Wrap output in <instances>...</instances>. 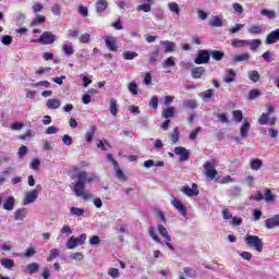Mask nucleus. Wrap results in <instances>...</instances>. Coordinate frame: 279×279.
Instances as JSON below:
<instances>
[{
	"label": "nucleus",
	"mask_w": 279,
	"mask_h": 279,
	"mask_svg": "<svg viewBox=\"0 0 279 279\" xmlns=\"http://www.w3.org/2000/svg\"><path fill=\"white\" fill-rule=\"evenodd\" d=\"M77 181L74 184L73 192L76 195V197H82L84 202H88V199H93V194L90 192L84 191V187L86 186V183L90 184V182H94L95 174L89 173L86 171H81L76 175Z\"/></svg>",
	"instance_id": "obj_1"
},
{
	"label": "nucleus",
	"mask_w": 279,
	"mask_h": 279,
	"mask_svg": "<svg viewBox=\"0 0 279 279\" xmlns=\"http://www.w3.org/2000/svg\"><path fill=\"white\" fill-rule=\"evenodd\" d=\"M244 243L248 247H254L256 252H263V239H260L258 235L247 233L244 238Z\"/></svg>",
	"instance_id": "obj_2"
},
{
	"label": "nucleus",
	"mask_w": 279,
	"mask_h": 279,
	"mask_svg": "<svg viewBox=\"0 0 279 279\" xmlns=\"http://www.w3.org/2000/svg\"><path fill=\"white\" fill-rule=\"evenodd\" d=\"M40 191H43V186L37 185L35 190H33L31 192H26L25 197L22 201L23 206L34 204V202H36V199H38V194L40 193Z\"/></svg>",
	"instance_id": "obj_3"
},
{
	"label": "nucleus",
	"mask_w": 279,
	"mask_h": 279,
	"mask_svg": "<svg viewBox=\"0 0 279 279\" xmlns=\"http://www.w3.org/2000/svg\"><path fill=\"white\" fill-rule=\"evenodd\" d=\"M56 40H58V36L47 31L44 32L38 39L34 40V43H39V45H53Z\"/></svg>",
	"instance_id": "obj_4"
},
{
	"label": "nucleus",
	"mask_w": 279,
	"mask_h": 279,
	"mask_svg": "<svg viewBox=\"0 0 279 279\" xmlns=\"http://www.w3.org/2000/svg\"><path fill=\"white\" fill-rule=\"evenodd\" d=\"M86 241V234L83 233L77 238L71 236L66 242L68 250H75L77 245H84V242Z\"/></svg>",
	"instance_id": "obj_5"
},
{
	"label": "nucleus",
	"mask_w": 279,
	"mask_h": 279,
	"mask_svg": "<svg viewBox=\"0 0 279 279\" xmlns=\"http://www.w3.org/2000/svg\"><path fill=\"white\" fill-rule=\"evenodd\" d=\"M180 191L183 193V195H186V197H194L199 195V189H197V184L195 183L192 184V187L189 185H183Z\"/></svg>",
	"instance_id": "obj_6"
},
{
	"label": "nucleus",
	"mask_w": 279,
	"mask_h": 279,
	"mask_svg": "<svg viewBox=\"0 0 279 279\" xmlns=\"http://www.w3.org/2000/svg\"><path fill=\"white\" fill-rule=\"evenodd\" d=\"M194 62L195 64H208L210 62V52L208 50H199Z\"/></svg>",
	"instance_id": "obj_7"
},
{
	"label": "nucleus",
	"mask_w": 279,
	"mask_h": 279,
	"mask_svg": "<svg viewBox=\"0 0 279 279\" xmlns=\"http://www.w3.org/2000/svg\"><path fill=\"white\" fill-rule=\"evenodd\" d=\"M174 154L179 156L181 162H186V160H189V156L191 155V151H189V149H186L185 147L177 146L174 148Z\"/></svg>",
	"instance_id": "obj_8"
},
{
	"label": "nucleus",
	"mask_w": 279,
	"mask_h": 279,
	"mask_svg": "<svg viewBox=\"0 0 279 279\" xmlns=\"http://www.w3.org/2000/svg\"><path fill=\"white\" fill-rule=\"evenodd\" d=\"M204 169H205V175L209 180H215L217 178V169H215V166L210 162H205L204 163Z\"/></svg>",
	"instance_id": "obj_9"
},
{
	"label": "nucleus",
	"mask_w": 279,
	"mask_h": 279,
	"mask_svg": "<svg viewBox=\"0 0 279 279\" xmlns=\"http://www.w3.org/2000/svg\"><path fill=\"white\" fill-rule=\"evenodd\" d=\"M279 40V28L270 32L265 40V45H275Z\"/></svg>",
	"instance_id": "obj_10"
},
{
	"label": "nucleus",
	"mask_w": 279,
	"mask_h": 279,
	"mask_svg": "<svg viewBox=\"0 0 279 279\" xmlns=\"http://www.w3.org/2000/svg\"><path fill=\"white\" fill-rule=\"evenodd\" d=\"M171 204L175 208V210H178V213L182 215V217H186V207L184 206V204H182L180 199L174 198L171 201Z\"/></svg>",
	"instance_id": "obj_11"
},
{
	"label": "nucleus",
	"mask_w": 279,
	"mask_h": 279,
	"mask_svg": "<svg viewBox=\"0 0 279 279\" xmlns=\"http://www.w3.org/2000/svg\"><path fill=\"white\" fill-rule=\"evenodd\" d=\"M269 113H263L258 119L259 125H276V120L269 119Z\"/></svg>",
	"instance_id": "obj_12"
},
{
	"label": "nucleus",
	"mask_w": 279,
	"mask_h": 279,
	"mask_svg": "<svg viewBox=\"0 0 279 279\" xmlns=\"http://www.w3.org/2000/svg\"><path fill=\"white\" fill-rule=\"evenodd\" d=\"M62 106V101L60 99L50 98L46 102V107L48 110H58Z\"/></svg>",
	"instance_id": "obj_13"
},
{
	"label": "nucleus",
	"mask_w": 279,
	"mask_h": 279,
	"mask_svg": "<svg viewBox=\"0 0 279 279\" xmlns=\"http://www.w3.org/2000/svg\"><path fill=\"white\" fill-rule=\"evenodd\" d=\"M105 45L109 49V51H118L117 47V38L114 37H105Z\"/></svg>",
	"instance_id": "obj_14"
},
{
	"label": "nucleus",
	"mask_w": 279,
	"mask_h": 279,
	"mask_svg": "<svg viewBox=\"0 0 279 279\" xmlns=\"http://www.w3.org/2000/svg\"><path fill=\"white\" fill-rule=\"evenodd\" d=\"M265 226L268 230H272V228H277V226H279V215H275L271 218H268L265 221Z\"/></svg>",
	"instance_id": "obj_15"
},
{
	"label": "nucleus",
	"mask_w": 279,
	"mask_h": 279,
	"mask_svg": "<svg viewBox=\"0 0 279 279\" xmlns=\"http://www.w3.org/2000/svg\"><path fill=\"white\" fill-rule=\"evenodd\" d=\"M160 45L165 48L166 53H173V51H175V43L173 41L162 40Z\"/></svg>",
	"instance_id": "obj_16"
},
{
	"label": "nucleus",
	"mask_w": 279,
	"mask_h": 279,
	"mask_svg": "<svg viewBox=\"0 0 279 279\" xmlns=\"http://www.w3.org/2000/svg\"><path fill=\"white\" fill-rule=\"evenodd\" d=\"M25 217H27V208H19L14 213L15 221H25Z\"/></svg>",
	"instance_id": "obj_17"
},
{
	"label": "nucleus",
	"mask_w": 279,
	"mask_h": 279,
	"mask_svg": "<svg viewBox=\"0 0 279 279\" xmlns=\"http://www.w3.org/2000/svg\"><path fill=\"white\" fill-rule=\"evenodd\" d=\"M260 45H263L260 39H246V47H250L251 51H256Z\"/></svg>",
	"instance_id": "obj_18"
},
{
	"label": "nucleus",
	"mask_w": 279,
	"mask_h": 279,
	"mask_svg": "<svg viewBox=\"0 0 279 279\" xmlns=\"http://www.w3.org/2000/svg\"><path fill=\"white\" fill-rule=\"evenodd\" d=\"M14 204H16V199L14 196H9L4 202H3V209L4 210H14Z\"/></svg>",
	"instance_id": "obj_19"
},
{
	"label": "nucleus",
	"mask_w": 279,
	"mask_h": 279,
	"mask_svg": "<svg viewBox=\"0 0 279 279\" xmlns=\"http://www.w3.org/2000/svg\"><path fill=\"white\" fill-rule=\"evenodd\" d=\"M205 74H206V69H204V66L194 68L192 69V72H191L193 80H199V77H202V75H205Z\"/></svg>",
	"instance_id": "obj_20"
},
{
	"label": "nucleus",
	"mask_w": 279,
	"mask_h": 279,
	"mask_svg": "<svg viewBox=\"0 0 279 279\" xmlns=\"http://www.w3.org/2000/svg\"><path fill=\"white\" fill-rule=\"evenodd\" d=\"M236 77V72L232 69H228L227 73L223 77V82L226 84H231V82H234V78Z\"/></svg>",
	"instance_id": "obj_21"
},
{
	"label": "nucleus",
	"mask_w": 279,
	"mask_h": 279,
	"mask_svg": "<svg viewBox=\"0 0 279 279\" xmlns=\"http://www.w3.org/2000/svg\"><path fill=\"white\" fill-rule=\"evenodd\" d=\"M62 51L65 56H73L75 53V49H73V44L70 41H64L62 45Z\"/></svg>",
	"instance_id": "obj_22"
},
{
	"label": "nucleus",
	"mask_w": 279,
	"mask_h": 279,
	"mask_svg": "<svg viewBox=\"0 0 279 279\" xmlns=\"http://www.w3.org/2000/svg\"><path fill=\"white\" fill-rule=\"evenodd\" d=\"M108 9V0H98L96 1V12L101 14V12H106Z\"/></svg>",
	"instance_id": "obj_23"
},
{
	"label": "nucleus",
	"mask_w": 279,
	"mask_h": 279,
	"mask_svg": "<svg viewBox=\"0 0 279 279\" xmlns=\"http://www.w3.org/2000/svg\"><path fill=\"white\" fill-rule=\"evenodd\" d=\"M210 27H223V20L219 15H215L209 21Z\"/></svg>",
	"instance_id": "obj_24"
},
{
	"label": "nucleus",
	"mask_w": 279,
	"mask_h": 279,
	"mask_svg": "<svg viewBox=\"0 0 279 279\" xmlns=\"http://www.w3.org/2000/svg\"><path fill=\"white\" fill-rule=\"evenodd\" d=\"M246 29H247L248 34H251V35L263 34L262 25L253 24L251 26H247Z\"/></svg>",
	"instance_id": "obj_25"
},
{
	"label": "nucleus",
	"mask_w": 279,
	"mask_h": 279,
	"mask_svg": "<svg viewBox=\"0 0 279 279\" xmlns=\"http://www.w3.org/2000/svg\"><path fill=\"white\" fill-rule=\"evenodd\" d=\"M96 132H97V128L95 125L89 128V130L85 134L86 143H93V138H94Z\"/></svg>",
	"instance_id": "obj_26"
},
{
	"label": "nucleus",
	"mask_w": 279,
	"mask_h": 279,
	"mask_svg": "<svg viewBox=\"0 0 279 279\" xmlns=\"http://www.w3.org/2000/svg\"><path fill=\"white\" fill-rule=\"evenodd\" d=\"M47 21V17L45 15H37L33 19L31 22V27H36L37 25H43Z\"/></svg>",
	"instance_id": "obj_27"
},
{
	"label": "nucleus",
	"mask_w": 279,
	"mask_h": 279,
	"mask_svg": "<svg viewBox=\"0 0 279 279\" xmlns=\"http://www.w3.org/2000/svg\"><path fill=\"white\" fill-rule=\"evenodd\" d=\"M232 62H245L250 60V52H244L242 54H235L232 59Z\"/></svg>",
	"instance_id": "obj_28"
},
{
	"label": "nucleus",
	"mask_w": 279,
	"mask_h": 279,
	"mask_svg": "<svg viewBox=\"0 0 279 279\" xmlns=\"http://www.w3.org/2000/svg\"><path fill=\"white\" fill-rule=\"evenodd\" d=\"M174 114H175L174 107H168V108L163 109V111H162V117L165 119H173Z\"/></svg>",
	"instance_id": "obj_29"
},
{
	"label": "nucleus",
	"mask_w": 279,
	"mask_h": 279,
	"mask_svg": "<svg viewBox=\"0 0 279 279\" xmlns=\"http://www.w3.org/2000/svg\"><path fill=\"white\" fill-rule=\"evenodd\" d=\"M168 9L170 12H172V14H175V16L180 15V4H178V2H169Z\"/></svg>",
	"instance_id": "obj_30"
},
{
	"label": "nucleus",
	"mask_w": 279,
	"mask_h": 279,
	"mask_svg": "<svg viewBox=\"0 0 279 279\" xmlns=\"http://www.w3.org/2000/svg\"><path fill=\"white\" fill-rule=\"evenodd\" d=\"M109 110H110L112 117H117V114L119 113V107L117 106V99L111 98Z\"/></svg>",
	"instance_id": "obj_31"
},
{
	"label": "nucleus",
	"mask_w": 279,
	"mask_h": 279,
	"mask_svg": "<svg viewBox=\"0 0 279 279\" xmlns=\"http://www.w3.org/2000/svg\"><path fill=\"white\" fill-rule=\"evenodd\" d=\"M199 97L203 99V101H207V99H213V97H215V92L213 89H207L202 92Z\"/></svg>",
	"instance_id": "obj_32"
},
{
	"label": "nucleus",
	"mask_w": 279,
	"mask_h": 279,
	"mask_svg": "<svg viewBox=\"0 0 279 279\" xmlns=\"http://www.w3.org/2000/svg\"><path fill=\"white\" fill-rule=\"evenodd\" d=\"M209 56H211L213 60L220 62V60H223L225 53L219 50H213L209 52Z\"/></svg>",
	"instance_id": "obj_33"
},
{
	"label": "nucleus",
	"mask_w": 279,
	"mask_h": 279,
	"mask_svg": "<svg viewBox=\"0 0 279 279\" xmlns=\"http://www.w3.org/2000/svg\"><path fill=\"white\" fill-rule=\"evenodd\" d=\"M148 234L153 239V241H155V243H161L160 238L158 236V233H156V228L149 227Z\"/></svg>",
	"instance_id": "obj_34"
},
{
	"label": "nucleus",
	"mask_w": 279,
	"mask_h": 279,
	"mask_svg": "<svg viewBox=\"0 0 279 279\" xmlns=\"http://www.w3.org/2000/svg\"><path fill=\"white\" fill-rule=\"evenodd\" d=\"M246 45H247V39H233L231 41V47H234V48L246 47Z\"/></svg>",
	"instance_id": "obj_35"
},
{
	"label": "nucleus",
	"mask_w": 279,
	"mask_h": 279,
	"mask_svg": "<svg viewBox=\"0 0 279 279\" xmlns=\"http://www.w3.org/2000/svg\"><path fill=\"white\" fill-rule=\"evenodd\" d=\"M96 146L98 147V149H101L102 151H108V147H110V144L107 141L97 140Z\"/></svg>",
	"instance_id": "obj_36"
},
{
	"label": "nucleus",
	"mask_w": 279,
	"mask_h": 279,
	"mask_svg": "<svg viewBox=\"0 0 279 279\" xmlns=\"http://www.w3.org/2000/svg\"><path fill=\"white\" fill-rule=\"evenodd\" d=\"M0 264L2 267H4V269H12V267H14V260L10 258H2Z\"/></svg>",
	"instance_id": "obj_37"
},
{
	"label": "nucleus",
	"mask_w": 279,
	"mask_h": 279,
	"mask_svg": "<svg viewBox=\"0 0 279 279\" xmlns=\"http://www.w3.org/2000/svg\"><path fill=\"white\" fill-rule=\"evenodd\" d=\"M85 210L80 207H71L70 208V215L73 217H83Z\"/></svg>",
	"instance_id": "obj_38"
},
{
	"label": "nucleus",
	"mask_w": 279,
	"mask_h": 279,
	"mask_svg": "<svg viewBox=\"0 0 279 279\" xmlns=\"http://www.w3.org/2000/svg\"><path fill=\"white\" fill-rule=\"evenodd\" d=\"M183 108H190L191 110H195V108H197V101L195 99L184 100Z\"/></svg>",
	"instance_id": "obj_39"
},
{
	"label": "nucleus",
	"mask_w": 279,
	"mask_h": 279,
	"mask_svg": "<svg viewBox=\"0 0 279 279\" xmlns=\"http://www.w3.org/2000/svg\"><path fill=\"white\" fill-rule=\"evenodd\" d=\"M263 167V160L260 159H253L251 160V169L253 171H258Z\"/></svg>",
	"instance_id": "obj_40"
},
{
	"label": "nucleus",
	"mask_w": 279,
	"mask_h": 279,
	"mask_svg": "<svg viewBox=\"0 0 279 279\" xmlns=\"http://www.w3.org/2000/svg\"><path fill=\"white\" fill-rule=\"evenodd\" d=\"M262 16H267V19L274 20L276 19V11L274 10H267V9H263L260 11Z\"/></svg>",
	"instance_id": "obj_41"
},
{
	"label": "nucleus",
	"mask_w": 279,
	"mask_h": 279,
	"mask_svg": "<svg viewBox=\"0 0 279 279\" xmlns=\"http://www.w3.org/2000/svg\"><path fill=\"white\" fill-rule=\"evenodd\" d=\"M248 132H250V122H244L240 129V134L242 138H245Z\"/></svg>",
	"instance_id": "obj_42"
},
{
	"label": "nucleus",
	"mask_w": 279,
	"mask_h": 279,
	"mask_svg": "<svg viewBox=\"0 0 279 279\" xmlns=\"http://www.w3.org/2000/svg\"><path fill=\"white\" fill-rule=\"evenodd\" d=\"M163 69H171V66H175V58L169 57L162 63Z\"/></svg>",
	"instance_id": "obj_43"
},
{
	"label": "nucleus",
	"mask_w": 279,
	"mask_h": 279,
	"mask_svg": "<svg viewBox=\"0 0 279 279\" xmlns=\"http://www.w3.org/2000/svg\"><path fill=\"white\" fill-rule=\"evenodd\" d=\"M40 266L38 265V263H32L26 266V270L28 274H36Z\"/></svg>",
	"instance_id": "obj_44"
},
{
	"label": "nucleus",
	"mask_w": 279,
	"mask_h": 279,
	"mask_svg": "<svg viewBox=\"0 0 279 279\" xmlns=\"http://www.w3.org/2000/svg\"><path fill=\"white\" fill-rule=\"evenodd\" d=\"M248 78L251 80V82L256 83L260 80V74L258 73V71L253 70L248 72Z\"/></svg>",
	"instance_id": "obj_45"
},
{
	"label": "nucleus",
	"mask_w": 279,
	"mask_h": 279,
	"mask_svg": "<svg viewBox=\"0 0 279 279\" xmlns=\"http://www.w3.org/2000/svg\"><path fill=\"white\" fill-rule=\"evenodd\" d=\"M107 274L108 276H110V278H113V279L121 277V272L119 271L118 268H109Z\"/></svg>",
	"instance_id": "obj_46"
},
{
	"label": "nucleus",
	"mask_w": 279,
	"mask_h": 279,
	"mask_svg": "<svg viewBox=\"0 0 279 279\" xmlns=\"http://www.w3.org/2000/svg\"><path fill=\"white\" fill-rule=\"evenodd\" d=\"M113 169L116 171V177L118 178V180H125V173H123V170H121L119 163L117 166H113Z\"/></svg>",
	"instance_id": "obj_47"
},
{
	"label": "nucleus",
	"mask_w": 279,
	"mask_h": 279,
	"mask_svg": "<svg viewBox=\"0 0 279 279\" xmlns=\"http://www.w3.org/2000/svg\"><path fill=\"white\" fill-rule=\"evenodd\" d=\"M124 60H134V58H138V53L135 51H125L123 52Z\"/></svg>",
	"instance_id": "obj_48"
},
{
	"label": "nucleus",
	"mask_w": 279,
	"mask_h": 279,
	"mask_svg": "<svg viewBox=\"0 0 279 279\" xmlns=\"http://www.w3.org/2000/svg\"><path fill=\"white\" fill-rule=\"evenodd\" d=\"M137 12H151V4L149 3H144L140 4L136 8Z\"/></svg>",
	"instance_id": "obj_49"
},
{
	"label": "nucleus",
	"mask_w": 279,
	"mask_h": 279,
	"mask_svg": "<svg viewBox=\"0 0 279 279\" xmlns=\"http://www.w3.org/2000/svg\"><path fill=\"white\" fill-rule=\"evenodd\" d=\"M58 256H60V251L52 248L47 257L48 263H51V260H53V258H58Z\"/></svg>",
	"instance_id": "obj_50"
},
{
	"label": "nucleus",
	"mask_w": 279,
	"mask_h": 279,
	"mask_svg": "<svg viewBox=\"0 0 279 279\" xmlns=\"http://www.w3.org/2000/svg\"><path fill=\"white\" fill-rule=\"evenodd\" d=\"M184 274L187 278H197V272L195 270H193V268L185 267Z\"/></svg>",
	"instance_id": "obj_51"
},
{
	"label": "nucleus",
	"mask_w": 279,
	"mask_h": 279,
	"mask_svg": "<svg viewBox=\"0 0 279 279\" xmlns=\"http://www.w3.org/2000/svg\"><path fill=\"white\" fill-rule=\"evenodd\" d=\"M129 90L134 95H138V84H136V82H131L129 84Z\"/></svg>",
	"instance_id": "obj_52"
},
{
	"label": "nucleus",
	"mask_w": 279,
	"mask_h": 279,
	"mask_svg": "<svg viewBox=\"0 0 279 279\" xmlns=\"http://www.w3.org/2000/svg\"><path fill=\"white\" fill-rule=\"evenodd\" d=\"M233 119L234 121H236V123H241V121H243V111L241 110L233 111Z\"/></svg>",
	"instance_id": "obj_53"
},
{
	"label": "nucleus",
	"mask_w": 279,
	"mask_h": 279,
	"mask_svg": "<svg viewBox=\"0 0 279 279\" xmlns=\"http://www.w3.org/2000/svg\"><path fill=\"white\" fill-rule=\"evenodd\" d=\"M157 231L163 239L165 236H169V231H167V228H165L162 225H157Z\"/></svg>",
	"instance_id": "obj_54"
},
{
	"label": "nucleus",
	"mask_w": 279,
	"mask_h": 279,
	"mask_svg": "<svg viewBox=\"0 0 279 279\" xmlns=\"http://www.w3.org/2000/svg\"><path fill=\"white\" fill-rule=\"evenodd\" d=\"M180 141V131L175 128L171 134V142L175 145Z\"/></svg>",
	"instance_id": "obj_55"
},
{
	"label": "nucleus",
	"mask_w": 279,
	"mask_h": 279,
	"mask_svg": "<svg viewBox=\"0 0 279 279\" xmlns=\"http://www.w3.org/2000/svg\"><path fill=\"white\" fill-rule=\"evenodd\" d=\"M165 240V243H166V246L171 251V252H175V246H173V244H171V235H166L163 238Z\"/></svg>",
	"instance_id": "obj_56"
},
{
	"label": "nucleus",
	"mask_w": 279,
	"mask_h": 279,
	"mask_svg": "<svg viewBox=\"0 0 279 279\" xmlns=\"http://www.w3.org/2000/svg\"><path fill=\"white\" fill-rule=\"evenodd\" d=\"M80 43H82L83 45L90 43V34L88 33L82 34L80 36Z\"/></svg>",
	"instance_id": "obj_57"
},
{
	"label": "nucleus",
	"mask_w": 279,
	"mask_h": 279,
	"mask_svg": "<svg viewBox=\"0 0 279 279\" xmlns=\"http://www.w3.org/2000/svg\"><path fill=\"white\" fill-rule=\"evenodd\" d=\"M229 223L231 226H241V223H243V218L241 217H232L230 220H229Z\"/></svg>",
	"instance_id": "obj_58"
},
{
	"label": "nucleus",
	"mask_w": 279,
	"mask_h": 279,
	"mask_svg": "<svg viewBox=\"0 0 279 279\" xmlns=\"http://www.w3.org/2000/svg\"><path fill=\"white\" fill-rule=\"evenodd\" d=\"M43 150L44 151L53 150V142L44 141Z\"/></svg>",
	"instance_id": "obj_59"
},
{
	"label": "nucleus",
	"mask_w": 279,
	"mask_h": 279,
	"mask_svg": "<svg viewBox=\"0 0 279 279\" xmlns=\"http://www.w3.org/2000/svg\"><path fill=\"white\" fill-rule=\"evenodd\" d=\"M149 107L154 110L158 109V96H153L149 101Z\"/></svg>",
	"instance_id": "obj_60"
},
{
	"label": "nucleus",
	"mask_w": 279,
	"mask_h": 279,
	"mask_svg": "<svg viewBox=\"0 0 279 279\" xmlns=\"http://www.w3.org/2000/svg\"><path fill=\"white\" fill-rule=\"evenodd\" d=\"M12 40L13 38L10 35H5L1 37V43L2 45H5V46L12 45Z\"/></svg>",
	"instance_id": "obj_61"
},
{
	"label": "nucleus",
	"mask_w": 279,
	"mask_h": 279,
	"mask_svg": "<svg viewBox=\"0 0 279 279\" xmlns=\"http://www.w3.org/2000/svg\"><path fill=\"white\" fill-rule=\"evenodd\" d=\"M158 56H159L158 50H156L154 52H150L149 53V63L154 64V62H157L158 61Z\"/></svg>",
	"instance_id": "obj_62"
},
{
	"label": "nucleus",
	"mask_w": 279,
	"mask_h": 279,
	"mask_svg": "<svg viewBox=\"0 0 279 279\" xmlns=\"http://www.w3.org/2000/svg\"><path fill=\"white\" fill-rule=\"evenodd\" d=\"M29 167H31V169H33V171H38V168L40 167V160L39 159H33Z\"/></svg>",
	"instance_id": "obj_63"
},
{
	"label": "nucleus",
	"mask_w": 279,
	"mask_h": 279,
	"mask_svg": "<svg viewBox=\"0 0 279 279\" xmlns=\"http://www.w3.org/2000/svg\"><path fill=\"white\" fill-rule=\"evenodd\" d=\"M264 197L266 202H274V194L271 193V190H266Z\"/></svg>",
	"instance_id": "obj_64"
}]
</instances>
